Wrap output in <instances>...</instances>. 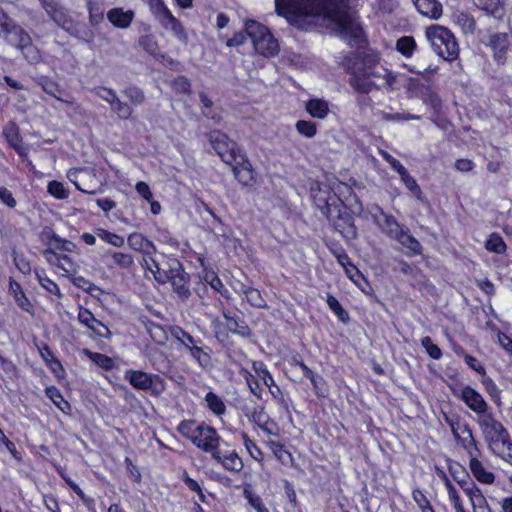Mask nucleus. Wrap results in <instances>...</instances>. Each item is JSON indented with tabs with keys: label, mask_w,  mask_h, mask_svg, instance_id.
<instances>
[{
	"label": "nucleus",
	"mask_w": 512,
	"mask_h": 512,
	"mask_svg": "<svg viewBox=\"0 0 512 512\" xmlns=\"http://www.w3.org/2000/svg\"><path fill=\"white\" fill-rule=\"evenodd\" d=\"M275 10L289 22L302 16L322 17L354 37L360 32L350 11L349 0H275Z\"/></svg>",
	"instance_id": "obj_1"
},
{
	"label": "nucleus",
	"mask_w": 512,
	"mask_h": 512,
	"mask_svg": "<svg viewBox=\"0 0 512 512\" xmlns=\"http://www.w3.org/2000/svg\"><path fill=\"white\" fill-rule=\"evenodd\" d=\"M477 423L490 453L512 466V439L508 430L492 413L480 416Z\"/></svg>",
	"instance_id": "obj_2"
},
{
	"label": "nucleus",
	"mask_w": 512,
	"mask_h": 512,
	"mask_svg": "<svg viewBox=\"0 0 512 512\" xmlns=\"http://www.w3.org/2000/svg\"><path fill=\"white\" fill-rule=\"evenodd\" d=\"M170 334L201 368L208 369L212 366L211 349L204 346L200 338H194L180 326L171 327Z\"/></svg>",
	"instance_id": "obj_3"
},
{
	"label": "nucleus",
	"mask_w": 512,
	"mask_h": 512,
	"mask_svg": "<svg viewBox=\"0 0 512 512\" xmlns=\"http://www.w3.org/2000/svg\"><path fill=\"white\" fill-rule=\"evenodd\" d=\"M426 36L433 50L447 61L455 60L459 55V45L454 34L446 27L431 25L426 28Z\"/></svg>",
	"instance_id": "obj_4"
},
{
	"label": "nucleus",
	"mask_w": 512,
	"mask_h": 512,
	"mask_svg": "<svg viewBox=\"0 0 512 512\" xmlns=\"http://www.w3.org/2000/svg\"><path fill=\"white\" fill-rule=\"evenodd\" d=\"M246 32L251 38L256 52L260 55L273 57L278 53V41L266 26L257 21L249 20L246 22Z\"/></svg>",
	"instance_id": "obj_5"
},
{
	"label": "nucleus",
	"mask_w": 512,
	"mask_h": 512,
	"mask_svg": "<svg viewBox=\"0 0 512 512\" xmlns=\"http://www.w3.org/2000/svg\"><path fill=\"white\" fill-rule=\"evenodd\" d=\"M158 274L157 281L159 283H171L179 298L186 300L190 297L189 275L177 259L168 260L166 272H158Z\"/></svg>",
	"instance_id": "obj_6"
},
{
	"label": "nucleus",
	"mask_w": 512,
	"mask_h": 512,
	"mask_svg": "<svg viewBox=\"0 0 512 512\" xmlns=\"http://www.w3.org/2000/svg\"><path fill=\"white\" fill-rule=\"evenodd\" d=\"M322 213L343 237L347 239L356 238L357 230L354 225L353 217L345 208L341 209L337 205L326 202L325 206L322 208Z\"/></svg>",
	"instance_id": "obj_7"
},
{
	"label": "nucleus",
	"mask_w": 512,
	"mask_h": 512,
	"mask_svg": "<svg viewBox=\"0 0 512 512\" xmlns=\"http://www.w3.org/2000/svg\"><path fill=\"white\" fill-rule=\"evenodd\" d=\"M207 137L213 149L226 164L232 165L235 160L243 159V152L225 133L213 130L207 134Z\"/></svg>",
	"instance_id": "obj_8"
},
{
	"label": "nucleus",
	"mask_w": 512,
	"mask_h": 512,
	"mask_svg": "<svg viewBox=\"0 0 512 512\" xmlns=\"http://www.w3.org/2000/svg\"><path fill=\"white\" fill-rule=\"evenodd\" d=\"M124 379L137 390H150L154 394H160L164 391V380L157 374L129 369L125 371Z\"/></svg>",
	"instance_id": "obj_9"
},
{
	"label": "nucleus",
	"mask_w": 512,
	"mask_h": 512,
	"mask_svg": "<svg viewBox=\"0 0 512 512\" xmlns=\"http://www.w3.org/2000/svg\"><path fill=\"white\" fill-rule=\"evenodd\" d=\"M94 92L110 105L112 112H114L119 119L127 120L131 118L133 114L132 106L122 101L113 89L100 86L96 87Z\"/></svg>",
	"instance_id": "obj_10"
},
{
	"label": "nucleus",
	"mask_w": 512,
	"mask_h": 512,
	"mask_svg": "<svg viewBox=\"0 0 512 512\" xmlns=\"http://www.w3.org/2000/svg\"><path fill=\"white\" fill-rule=\"evenodd\" d=\"M219 441L220 437L216 429L202 423L192 443L204 452L214 454L215 451H218Z\"/></svg>",
	"instance_id": "obj_11"
},
{
	"label": "nucleus",
	"mask_w": 512,
	"mask_h": 512,
	"mask_svg": "<svg viewBox=\"0 0 512 512\" xmlns=\"http://www.w3.org/2000/svg\"><path fill=\"white\" fill-rule=\"evenodd\" d=\"M77 319L80 324L90 329L96 336L101 338H110L111 332L100 320L96 319L94 314L83 307H80Z\"/></svg>",
	"instance_id": "obj_12"
},
{
	"label": "nucleus",
	"mask_w": 512,
	"mask_h": 512,
	"mask_svg": "<svg viewBox=\"0 0 512 512\" xmlns=\"http://www.w3.org/2000/svg\"><path fill=\"white\" fill-rule=\"evenodd\" d=\"M461 399L476 414L481 416L488 414L487 402L474 388L470 386L464 387L461 391Z\"/></svg>",
	"instance_id": "obj_13"
},
{
	"label": "nucleus",
	"mask_w": 512,
	"mask_h": 512,
	"mask_svg": "<svg viewBox=\"0 0 512 512\" xmlns=\"http://www.w3.org/2000/svg\"><path fill=\"white\" fill-rule=\"evenodd\" d=\"M349 84L357 92L363 94H368L373 89L381 88L380 83L370 79L365 68L353 71L349 79Z\"/></svg>",
	"instance_id": "obj_14"
},
{
	"label": "nucleus",
	"mask_w": 512,
	"mask_h": 512,
	"mask_svg": "<svg viewBox=\"0 0 512 512\" xmlns=\"http://www.w3.org/2000/svg\"><path fill=\"white\" fill-rule=\"evenodd\" d=\"M18 49L21 50L23 56L30 64H37L41 60V54L39 49L32 44L30 35L24 31L18 38L14 40V43Z\"/></svg>",
	"instance_id": "obj_15"
},
{
	"label": "nucleus",
	"mask_w": 512,
	"mask_h": 512,
	"mask_svg": "<svg viewBox=\"0 0 512 512\" xmlns=\"http://www.w3.org/2000/svg\"><path fill=\"white\" fill-rule=\"evenodd\" d=\"M159 23L163 28L170 30L173 35L182 43L188 42V35L181 24V22L171 13L170 10H167L165 13L156 17Z\"/></svg>",
	"instance_id": "obj_16"
},
{
	"label": "nucleus",
	"mask_w": 512,
	"mask_h": 512,
	"mask_svg": "<svg viewBox=\"0 0 512 512\" xmlns=\"http://www.w3.org/2000/svg\"><path fill=\"white\" fill-rule=\"evenodd\" d=\"M235 178L244 186H252L255 182L254 171L246 155L243 153V159L235 160L231 165Z\"/></svg>",
	"instance_id": "obj_17"
},
{
	"label": "nucleus",
	"mask_w": 512,
	"mask_h": 512,
	"mask_svg": "<svg viewBox=\"0 0 512 512\" xmlns=\"http://www.w3.org/2000/svg\"><path fill=\"white\" fill-rule=\"evenodd\" d=\"M212 458L230 472H240L244 467L242 459L235 451L222 452L218 450L212 454Z\"/></svg>",
	"instance_id": "obj_18"
},
{
	"label": "nucleus",
	"mask_w": 512,
	"mask_h": 512,
	"mask_svg": "<svg viewBox=\"0 0 512 512\" xmlns=\"http://www.w3.org/2000/svg\"><path fill=\"white\" fill-rule=\"evenodd\" d=\"M489 44L493 50L495 60L498 63H504L510 45L509 35L507 33H495L491 35Z\"/></svg>",
	"instance_id": "obj_19"
},
{
	"label": "nucleus",
	"mask_w": 512,
	"mask_h": 512,
	"mask_svg": "<svg viewBox=\"0 0 512 512\" xmlns=\"http://www.w3.org/2000/svg\"><path fill=\"white\" fill-rule=\"evenodd\" d=\"M25 30L17 25L6 13L0 11V35L5 38L7 42L14 43Z\"/></svg>",
	"instance_id": "obj_20"
},
{
	"label": "nucleus",
	"mask_w": 512,
	"mask_h": 512,
	"mask_svg": "<svg viewBox=\"0 0 512 512\" xmlns=\"http://www.w3.org/2000/svg\"><path fill=\"white\" fill-rule=\"evenodd\" d=\"M379 212L382 219H379L375 216V221L377 222L378 226L388 237L396 240L400 233L403 231V227L392 215L384 213L382 209H379Z\"/></svg>",
	"instance_id": "obj_21"
},
{
	"label": "nucleus",
	"mask_w": 512,
	"mask_h": 512,
	"mask_svg": "<svg viewBox=\"0 0 512 512\" xmlns=\"http://www.w3.org/2000/svg\"><path fill=\"white\" fill-rule=\"evenodd\" d=\"M135 14L132 10H124L123 8L117 7L112 8L107 12L108 21L117 28L126 29L128 28Z\"/></svg>",
	"instance_id": "obj_22"
},
{
	"label": "nucleus",
	"mask_w": 512,
	"mask_h": 512,
	"mask_svg": "<svg viewBox=\"0 0 512 512\" xmlns=\"http://www.w3.org/2000/svg\"><path fill=\"white\" fill-rule=\"evenodd\" d=\"M417 11L425 17L437 20L443 12L442 4L438 0H412Z\"/></svg>",
	"instance_id": "obj_23"
},
{
	"label": "nucleus",
	"mask_w": 512,
	"mask_h": 512,
	"mask_svg": "<svg viewBox=\"0 0 512 512\" xmlns=\"http://www.w3.org/2000/svg\"><path fill=\"white\" fill-rule=\"evenodd\" d=\"M9 292L13 296L14 301L23 311L33 314V305L26 297L21 285L13 278L9 279Z\"/></svg>",
	"instance_id": "obj_24"
},
{
	"label": "nucleus",
	"mask_w": 512,
	"mask_h": 512,
	"mask_svg": "<svg viewBox=\"0 0 512 512\" xmlns=\"http://www.w3.org/2000/svg\"><path fill=\"white\" fill-rule=\"evenodd\" d=\"M469 468L473 474V476L483 484H493L495 481V475L491 471H488L483 463L474 456L470 458Z\"/></svg>",
	"instance_id": "obj_25"
},
{
	"label": "nucleus",
	"mask_w": 512,
	"mask_h": 512,
	"mask_svg": "<svg viewBox=\"0 0 512 512\" xmlns=\"http://www.w3.org/2000/svg\"><path fill=\"white\" fill-rule=\"evenodd\" d=\"M127 243L131 249L142 252L145 255H150L156 250L153 242L140 233H131L127 238Z\"/></svg>",
	"instance_id": "obj_26"
},
{
	"label": "nucleus",
	"mask_w": 512,
	"mask_h": 512,
	"mask_svg": "<svg viewBox=\"0 0 512 512\" xmlns=\"http://www.w3.org/2000/svg\"><path fill=\"white\" fill-rule=\"evenodd\" d=\"M453 23L460 28L466 36H473L476 32V21L474 17L466 12H456L453 14Z\"/></svg>",
	"instance_id": "obj_27"
},
{
	"label": "nucleus",
	"mask_w": 512,
	"mask_h": 512,
	"mask_svg": "<svg viewBox=\"0 0 512 512\" xmlns=\"http://www.w3.org/2000/svg\"><path fill=\"white\" fill-rule=\"evenodd\" d=\"M461 436L457 440L458 443L466 450L470 458L477 456L475 452H479L477 442L473 436L472 429L468 424L462 425Z\"/></svg>",
	"instance_id": "obj_28"
},
{
	"label": "nucleus",
	"mask_w": 512,
	"mask_h": 512,
	"mask_svg": "<svg viewBox=\"0 0 512 512\" xmlns=\"http://www.w3.org/2000/svg\"><path fill=\"white\" fill-rule=\"evenodd\" d=\"M240 294L244 295L247 302L255 308H265L266 301L263 298L261 292L253 287L246 286L243 283H240L239 289L237 290Z\"/></svg>",
	"instance_id": "obj_29"
},
{
	"label": "nucleus",
	"mask_w": 512,
	"mask_h": 512,
	"mask_svg": "<svg viewBox=\"0 0 512 512\" xmlns=\"http://www.w3.org/2000/svg\"><path fill=\"white\" fill-rule=\"evenodd\" d=\"M306 110L312 117L324 119L329 112V106L325 100L311 99L306 104Z\"/></svg>",
	"instance_id": "obj_30"
},
{
	"label": "nucleus",
	"mask_w": 512,
	"mask_h": 512,
	"mask_svg": "<svg viewBox=\"0 0 512 512\" xmlns=\"http://www.w3.org/2000/svg\"><path fill=\"white\" fill-rule=\"evenodd\" d=\"M49 16L51 19L60 27L66 31H70L73 28V21L68 11L62 6H58L54 9Z\"/></svg>",
	"instance_id": "obj_31"
},
{
	"label": "nucleus",
	"mask_w": 512,
	"mask_h": 512,
	"mask_svg": "<svg viewBox=\"0 0 512 512\" xmlns=\"http://www.w3.org/2000/svg\"><path fill=\"white\" fill-rule=\"evenodd\" d=\"M107 256H109L112 263L120 269L129 270L134 265L133 256L129 253L109 251L107 252Z\"/></svg>",
	"instance_id": "obj_32"
},
{
	"label": "nucleus",
	"mask_w": 512,
	"mask_h": 512,
	"mask_svg": "<svg viewBox=\"0 0 512 512\" xmlns=\"http://www.w3.org/2000/svg\"><path fill=\"white\" fill-rule=\"evenodd\" d=\"M229 331L233 334L239 335L242 338L249 339L252 337V330L249 328L247 323L240 318H233L227 323Z\"/></svg>",
	"instance_id": "obj_33"
},
{
	"label": "nucleus",
	"mask_w": 512,
	"mask_h": 512,
	"mask_svg": "<svg viewBox=\"0 0 512 512\" xmlns=\"http://www.w3.org/2000/svg\"><path fill=\"white\" fill-rule=\"evenodd\" d=\"M370 79L374 80L378 83V81L382 80L383 82L380 84L382 86L391 87L395 82V76L392 75L391 72L382 69V71H378L372 67L365 68Z\"/></svg>",
	"instance_id": "obj_34"
},
{
	"label": "nucleus",
	"mask_w": 512,
	"mask_h": 512,
	"mask_svg": "<svg viewBox=\"0 0 512 512\" xmlns=\"http://www.w3.org/2000/svg\"><path fill=\"white\" fill-rule=\"evenodd\" d=\"M243 412L246 417L249 418L250 421L254 422L257 426L259 424H264L268 422L269 415L265 412V408L263 406H256L253 409L244 408Z\"/></svg>",
	"instance_id": "obj_35"
},
{
	"label": "nucleus",
	"mask_w": 512,
	"mask_h": 512,
	"mask_svg": "<svg viewBox=\"0 0 512 512\" xmlns=\"http://www.w3.org/2000/svg\"><path fill=\"white\" fill-rule=\"evenodd\" d=\"M49 246L54 247V249L57 251H64V252H74L76 249V245L66 239L61 238L56 233H52L48 240Z\"/></svg>",
	"instance_id": "obj_36"
},
{
	"label": "nucleus",
	"mask_w": 512,
	"mask_h": 512,
	"mask_svg": "<svg viewBox=\"0 0 512 512\" xmlns=\"http://www.w3.org/2000/svg\"><path fill=\"white\" fill-rule=\"evenodd\" d=\"M205 401L207 403L208 408L216 415L220 416L225 413L226 406L223 400L216 395L214 392L210 391L205 396Z\"/></svg>",
	"instance_id": "obj_37"
},
{
	"label": "nucleus",
	"mask_w": 512,
	"mask_h": 512,
	"mask_svg": "<svg viewBox=\"0 0 512 512\" xmlns=\"http://www.w3.org/2000/svg\"><path fill=\"white\" fill-rule=\"evenodd\" d=\"M401 245L408 248L414 254H418L421 252L422 246L420 242L415 239L412 235L408 233L407 230H404L400 233V235L396 239Z\"/></svg>",
	"instance_id": "obj_38"
},
{
	"label": "nucleus",
	"mask_w": 512,
	"mask_h": 512,
	"mask_svg": "<svg viewBox=\"0 0 512 512\" xmlns=\"http://www.w3.org/2000/svg\"><path fill=\"white\" fill-rule=\"evenodd\" d=\"M200 430V424L197 425L193 420H183L179 423L177 431L185 438L193 442L197 432Z\"/></svg>",
	"instance_id": "obj_39"
},
{
	"label": "nucleus",
	"mask_w": 512,
	"mask_h": 512,
	"mask_svg": "<svg viewBox=\"0 0 512 512\" xmlns=\"http://www.w3.org/2000/svg\"><path fill=\"white\" fill-rule=\"evenodd\" d=\"M84 353L96 365H98L99 367H101V368H103L105 370H110L114 366L113 360L110 357H108L107 355H105V354L98 353V352H92V351H90L88 349H84Z\"/></svg>",
	"instance_id": "obj_40"
},
{
	"label": "nucleus",
	"mask_w": 512,
	"mask_h": 512,
	"mask_svg": "<svg viewBox=\"0 0 512 512\" xmlns=\"http://www.w3.org/2000/svg\"><path fill=\"white\" fill-rule=\"evenodd\" d=\"M475 5L487 14L497 16L502 11L501 0H474Z\"/></svg>",
	"instance_id": "obj_41"
},
{
	"label": "nucleus",
	"mask_w": 512,
	"mask_h": 512,
	"mask_svg": "<svg viewBox=\"0 0 512 512\" xmlns=\"http://www.w3.org/2000/svg\"><path fill=\"white\" fill-rule=\"evenodd\" d=\"M396 49L405 57H410L416 49V42L411 36H403L397 40Z\"/></svg>",
	"instance_id": "obj_42"
},
{
	"label": "nucleus",
	"mask_w": 512,
	"mask_h": 512,
	"mask_svg": "<svg viewBox=\"0 0 512 512\" xmlns=\"http://www.w3.org/2000/svg\"><path fill=\"white\" fill-rule=\"evenodd\" d=\"M95 233L100 239L104 240L105 242L109 243L114 247L119 248L124 246L125 244V240L122 236L109 232L103 228L96 229Z\"/></svg>",
	"instance_id": "obj_43"
},
{
	"label": "nucleus",
	"mask_w": 512,
	"mask_h": 512,
	"mask_svg": "<svg viewBox=\"0 0 512 512\" xmlns=\"http://www.w3.org/2000/svg\"><path fill=\"white\" fill-rule=\"evenodd\" d=\"M142 265L153 273L156 280L159 276L158 272H166L167 270V261L164 263H159L151 256V254H144Z\"/></svg>",
	"instance_id": "obj_44"
},
{
	"label": "nucleus",
	"mask_w": 512,
	"mask_h": 512,
	"mask_svg": "<svg viewBox=\"0 0 512 512\" xmlns=\"http://www.w3.org/2000/svg\"><path fill=\"white\" fill-rule=\"evenodd\" d=\"M253 369L257 375V377L262 380L265 386H273L275 381L271 375V373L267 370L266 365L261 361L253 362Z\"/></svg>",
	"instance_id": "obj_45"
},
{
	"label": "nucleus",
	"mask_w": 512,
	"mask_h": 512,
	"mask_svg": "<svg viewBox=\"0 0 512 512\" xmlns=\"http://www.w3.org/2000/svg\"><path fill=\"white\" fill-rule=\"evenodd\" d=\"M122 92L132 105L138 106L145 101L144 92L136 86L126 87Z\"/></svg>",
	"instance_id": "obj_46"
},
{
	"label": "nucleus",
	"mask_w": 512,
	"mask_h": 512,
	"mask_svg": "<svg viewBox=\"0 0 512 512\" xmlns=\"http://www.w3.org/2000/svg\"><path fill=\"white\" fill-rule=\"evenodd\" d=\"M485 247L488 251L497 254H502L506 251V244L503 238L496 233L490 235L489 239L486 241Z\"/></svg>",
	"instance_id": "obj_47"
},
{
	"label": "nucleus",
	"mask_w": 512,
	"mask_h": 512,
	"mask_svg": "<svg viewBox=\"0 0 512 512\" xmlns=\"http://www.w3.org/2000/svg\"><path fill=\"white\" fill-rule=\"evenodd\" d=\"M37 280L39 284L50 294L56 295L58 298H62V293L60 291L59 286L49 279L45 273H36Z\"/></svg>",
	"instance_id": "obj_48"
},
{
	"label": "nucleus",
	"mask_w": 512,
	"mask_h": 512,
	"mask_svg": "<svg viewBox=\"0 0 512 512\" xmlns=\"http://www.w3.org/2000/svg\"><path fill=\"white\" fill-rule=\"evenodd\" d=\"M482 384L485 387L486 392L491 397V399L497 404H501V391L496 385V383L488 376H483Z\"/></svg>",
	"instance_id": "obj_49"
},
{
	"label": "nucleus",
	"mask_w": 512,
	"mask_h": 512,
	"mask_svg": "<svg viewBox=\"0 0 512 512\" xmlns=\"http://www.w3.org/2000/svg\"><path fill=\"white\" fill-rule=\"evenodd\" d=\"M240 374L246 380L250 392L258 399H262V389L260 388L259 382L255 376L247 369H241Z\"/></svg>",
	"instance_id": "obj_50"
},
{
	"label": "nucleus",
	"mask_w": 512,
	"mask_h": 512,
	"mask_svg": "<svg viewBox=\"0 0 512 512\" xmlns=\"http://www.w3.org/2000/svg\"><path fill=\"white\" fill-rule=\"evenodd\" d=\"M421 99L426 105H429L435 111H438L441 108V99L439 95L430 88H425V91L421 95Z\"/></svg>",
	"instance_id": "obj_51"
},
{
	"label": "nucleus",
	"mask_w": 512,
	"mask_h": 512,
	"mask_svg": "<svg viewBox=\"0 0 512 512\" xmlns=\"http://www.w3.org/2000/svg\"><path fill=\"white\" fill-rule=\"evenodd\" d=\"M139 45L150 55L157 56L159 52V46L154 36L144 35L139 39Z\"/></svg>",
	"instance_id": "obj_52"
},
{
	"label": "nucleus",
	"mask_w": 512,
	"mask_h": 512,
	"mask_svg": "<svg viewBox=\"0 0 512 512\" xmlns=\"http://www.w3.org/2000/svg\"><path fill=\"white\" fill-rule=\"evenodd\" d=\"M327 304L329 308L337 315L340 321L346 323L349 320V314L343 309L339 301L332 295H328Z\"/></svg>",
	"instance_id": "obj_53"
},
{
	"label": "nucleus",
	"mask_w": 512,
	"mask_h": 512,
	"mask_svg": "<svg viewBox=\"0 0 512 512\" xmlns=\"http://www.w3.org/2000/svg\"><path fill=\"white\" fill-rule=\"evenodd\" d=\"M269 392L276 403L286 412L289 413V401L285 398L282 390L278 385L274 383L273 386H269Z\"/></svg>",
	"instance_id": "obj_54"
},
{
	"label": "nucleus",
	"mask_w": 512,
	"mask_h": 512,
	"mask_svg": "<svg viewBox=\"0 0 512 512\" xmlns=\"http://www.w3.org/2000/svg\"><path fill=\"white\" fill-rule=\"evenodd\" d=\"M295 127L299 134L307 138H312L317 132L316 125L312 121L299 120L296 122Z\"/></svg>",
	"instance_id": "obj_55"
},
{
	"label": "nucleus",
	"mask_w": 512,
	"mask_h": 512,
	"mask_svg": "<svg viewBox=\"0 0 512 512\" xmlns=\"http://www.w3.org/2000/svg\"><path fill=\"white\" fill-rule=\"evenodd\" d=\"M47 191L50 195L55 197L56 199H66L69 196L68 191L65 189L64 185L56 180L50 181L47 186Z\"/></svg>",
	"instance_id": "obj_56"
},
{
	"label": "nucleus",
	"mask_w": 512,
	"mask_h": 512,
	"mask_svg": "<svg viewBox=\"0 0 512 512\" xmlns=\"http://www.w3.org/2000/svg\"><path fill=\"white\" fill-rule=\"evenodd\" d=\"M421 345L425 348L426 352L431 358L435 360L441 358V349L436 344L433 343L432 339L429 336H425L421 339Z\"/></svg>",
	"instance_id": "obj_57"
},
{
	"label": "nucleus",
	"mask_w": 512,
	"mask_h": 512,
	"mask_svg": "<svg viewBox=\"0 0 512 512\" xmlns=\"http://www.w3.org/2000/svg\"><path fill=\"white\" fill-rule=\"evenodd\" d=\"M382 119L385 121H408V120H420V115H414L410 113H387L382 112Z\"/></svg>",
	"instance_id": "obj_58"
},
{
	"label": "nucleus",
	"mask_w": 512,
	"mask_h": 512,
	"mask_svg": "<svg viewBox=\"0 0 512 512\" xmlns=\"http://www.w3.org/2000/svg\"><path fill=\"white\" fill-rule=\"evenodd\" d=\"M470 502L474 512H492L482 492L476 494V497H472V500Z\"/></svg>",
	"instance_id": "obj_59"
},
{
	"label": "nucleus",
	"mask_w": 512,
	"mask_h": 512,
	"mask_svg": "<svg viewBox=\"0 0 512 512\" xmlns=\"http://www.w3.org/2000/svg\"><path fill=\"white\" fill-rule=\"evenodd\" d=\"M445 486L447 488L449 500L452 503L455 511L462 508L463 504L461 502L460 496L448 478L445 480Z\"/></svg>",
	"instance_id": "obj_60"
},
{
	"label": "nucleus",
	"mask_w": 512,
	"mask_h": 512,
	"mask_svg": "<svg viewBox=\"0 0 512 512\" xmlns=\"http://www.w3.org/2000/svg\"><path fill=\"white\" fill-rule=\"evenodd\" d=\"M244 496L248 500L249 504L257 511V512H268L267 508L264 506L262 499L252 493L250 490H244Z\"/></svg>",
	"instance_id": "obj_61"
},
{
	"label": "nucleus",
	"mask_w": 512,
	"mask_h": 512,
	"mask_svg": "<svg viewBox=\"0 0 512 512\" xmlns=\"http://www.w3.org/2000/svg\"><path fill=\"white\" fill-rule=\"evenodd\" d=\"M0 201L9 209H14L17 206V200L13 193L5 186H0Z\"/></svg>",
	"instance_id": "obj_62"
},
{
	"label": "nucleus",
	"mask_w": 512,
	"mask_h": 512,
	"mask_svg": "<svg viewBox=\"0 0 512 512\" xmlns=\"http://www.w3.org/2000/svg\"><path fill=\"white\" fill-rule=\"evenodd\" d=\"M242 437H243L244 446L247 449V451L249 452V454L255 460H260L262 458L263 454H262V451L260 450V448L257 446V444L253 440H251L245 433L242 435Z\"/></svg>",
	"instance_id": "obj_63"
},
{
	"label": "nucleus",
	"mask_w": 512,
	"mask_h": 512,
	"mask_svg": "<svg viewBox=\"0 0 512 512\" xmlns=\"http://www.w3.org/2000/svg\"><path fill=\"white\" fill-rule=\"evenodd\" d=\"M205 281L209 283V285L216 291H218L222 296L227 297L228 290L224 288V285L221 279L214 273L207 274L205 276Z\"/></svg>",
	"instance_id": "obj_64"
}]
</instances>
